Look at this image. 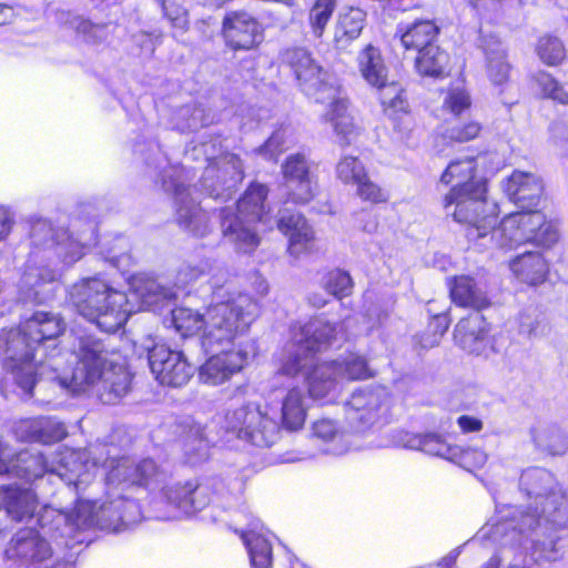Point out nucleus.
<instances>
[{
	"label": "nucleus",
	"mask_w": 568,
	"mask_h": 568,
	"mask_svg": "<svg viewBox=\"0 0 568 568\" xmlns=\"http://www.w3.org/2000/svg\"><path fill=\"white\" fill-rule=\"evenodd\" d=\"M106 491L103 499L78 498L74 508L64 513L50 506L37 513L34 527L18 531L4 550L6 561L12 567H38L51 558L52 549L47 538H75L77 531L97 527L120 531L140 519L139 505L131 495L140 489L160 493L155 506L163 511L160 519H180L202 510L211 503L206 485L186 481L168 485V475L154 460L138 464L126 456L103 460Z\"/></svg>",
	"instance_id": "nucleus-1"
},
{
	"label": "nucleus",
	"mask_w": 568,
	"mask_h": 568,
	"mask_svg": "<svg viewBox=\"0 0 568 568\" xmlns=\"http://www.w3.org/2000/svg\"><path fill=\"white\" fill-rule=\"evenodd\" d=\"M65 323L55 313L36 312L17 328L0 334L3 368L18 387L31 395L38 377L57 382L71 394L93 393L104 404H116L131 388L132 376L118 353L91 334L74 338L71 359L55 351Z\"/></svg>",
	"instance_id": "nucleus-2"
},
{
	"label": "nucleus",
	"mask_w": 568,
	"mask_h": 568,
	"mask_svg": "<svg viewBox=\"0 0 568 568\" xmlns=\"http://www.w3.org/2000/svg\"><path fill=\"white\" fill-rule=\"evenodd\" d=\"M519 489L530 499L526 510L503 504L493 495L495 507L517 508L518 529L527 531L528 549L538 556L557 558L561 542L568 541V489H562L555 476L541 467L523 470Z\"/></svg>",
	"instance_id": "nucleus-3"
},
{
	"label": "nucleus",
	"mask_w": 568,
	"mask_h": 568,
	"mask_svg": "<svg viewBox=\"0 0 568 568\" xmlns=\"http://www.w3.org/2000/svg\"><path fill=\"white\" fill-rule=\"evenodd\" d=\"M30 252L18 282L21 297L27 302L43 303L44 286L55 282L64 267L81 260L88 247L95 244L93 223L84 231L69 232L55 229L47 220H37L30 229Z\"/></svg>",
	"instance_id": "nucleus-4"
},
{
	"label": "nucleus",
	"mask_w": 568,
	"mask_h": 568,
	"mask_svg": "<svg viewBox=\"0 0 568 568\" xmlns=\"http://www.w3.org/2000/svg\"><path fill=\"white\" fill-rule=\"evenodd\" d=\"M175 297L174 288L150 277L134 278L129 294L97 276L82 278L70 290V301L79 314L104 332H115L131 314L144 308L158 311Z\"/></svg>",
	"instance_id": "nucleus-5"
},
{
	"label": "nucleus",
	"mask_w": 568,
	"mask_h": 568,
	"mask_svg": "<svg viewBox=\"0 0 568 568\" xmlns=\"http://www.w3.org/2000/svg\"><path fill=\"white\" fill-rule=\"evenodd\" d=\"M344 325L345 322L337 327L320 317L294 325L291 342L281 358L277 377H302L307 383L308 394L313 399L333 403L339 396L343 384L336 375L334 364L324 362L315 365V354L337 341Z\"/></svg>",
	"instance_id": "nucleus-6"
},
{
	"label": "nucleus",
	"mask_w": 568,
	"mask_h": 568,
	"mask_svg": "<svg viewBox=\"0 0 568 568\" xmlns=\"http://www.w3.org/2000/svg\"><path fill=\"white\" fill-rule=\"evenodd\" d=\"M503 190L520 212L506 215L493 233L496 246L513 250L531 243L551 247L559 240L557 223L536 207L544 194V181L535 173L515 170L503 181Z\"/></svg>",
	"instance_id": "nucleus-7"
},
{
	"label": "nucleus",
	"mask_w": 568,
	"mask_h": 568,
	"mask_svg": "<svg viewBox=\"0 0 568 568\" xmlns=\"http://www.w3.org/2000/svg\"><path fill=\"white\" fill-rule=\"evenodd\" d=\"M172 323L182 336L202 332V347L227 346L246 334L258 314L257 303L247 294L230 287H214L212 303L202 314L189 307L172 310Z\"/></svg>",
	"instance_id": "nucleus-8"
},
{
	"label": "nucleus",
	"mask_w": 568,
	"mask_h": 568,
	"mask_svg": "<svg viewBox=\"0 0 568 568\" xmlns=\"http://www.w3.org/2000/svg\"><path fill=\"white\" fill-rule=\"evenodd\" d=\"M91 452L63 448L52 462L45 460L42 454L27 450L13 454L0 440V474H9L27 480L37 479L45 474L57 476L65 484V489L74 490L77 499L80 494L93 484L98 470V462L90 460ZM83 499H88L83 497Z\"/></svg>",
	"instance_id": "nucleus-9"
},
{
	"label": "nucleus",
	"mask_w": 568,
	"mask_h": 568,
	"mask_svg": "<svg viewBox=\"0 0 568 568\" xmlns=\"http://www.w3.org/2000/svg\"><path fill=\"white\" fill-rule=\"evenodd\" d=\"M282 62L295 74L303 90L316 94V101L327 104L325 119L332 124L341 144H351L357 135V128L348 112V101L338 88L325 82V72L315 62L311 53L303 48L287 49Z\"/></svg>",
	"instance_id": "nucleus-10"
},
{
	"label": "nucleus",
	"mask_w": 568,
	"mask_h": 568,
	"mask_svg": "<svg viewBox=\"0 0 568 568\" xmlns=\"http://www.w3.org/2000/svg\"><path fill=\"white\" fill-rule=\"evenodd\" d=\"M268 189L261 183H252L232 207L221 211V227L224 237L234 244L237 251L253 252L260 244V232L273 230V220L266 203Z\"/></svg>",
	"instance_id": "nucleus-11"
},
{
	"label": "nucleus",
	"mask_w": 568,
	"mask_h": 568,
	"mask_svg": "<svg viewBox=\"0 0 568 568\" xmlns=\"http://www.w3.org/2000/svg\"><path fill=\"white\" fill-rule=\"evenodd\" d=\"M478 161L479 158L473 155L455 159L440 176L442 183L453 184L444 199L445 211L459 221L469 220L466 205H480V199L487 191L486 181L477 175Z\"/></svg>",
	"instance_id": "nucleus-12"
},
{
	"label": "nucleus",
	"mask_w": 568,
	"mask_h": 568,
	"mask_svg": "<svg viewBox=\"0 0 568 568\" xmlns=\"http://www.w3.org/2000/svg\"><path fill=\"white\" fill-rule=\"evenodd\" d=\"M221 427L226 434L257 447H270L280 438L281 427L268 407L245 405L224 412Z\"/></svg>",
	"instance_id": "nucleus-13"
},
{
	"label": "nucleus",
	"mask_w": 568,
	"mask_h": 568,
	"mask_svg": "<svg viewBox=\"0 0 568 568\" xmlns=\"http://www.w3.org/2000/svg\"><path fill=\"white\" fill-rule=\"evenodd\" d=\"M162 174L163 189L173 194L180 226L195 236H204L210 231L209 215L193 196L194 187L185 184L191 180V172L183 166L170 165Z\"/></svg>",
	"instance_id": "nucleus-14"
},
{
	"label": "nucleus",
	"mask_w": 568,
	"mask_h": 568,
	"mask_svg": "<svg viewBox=\"0 0 568 568\" xmlns=\"http://www.w3.org/2000/svg\"><path fill=\"white\" fill-rule=\"evenodd\" d=\"M205 352H216L199 368L201 383L217 386L231 379L246 365L250 356L255 353V345L245 334L236 336L230 345L203 347Z\"/></svg>",
	"instance_id": "nucleus-15"
},
{
	"label": "nucleus",
	"mask_w": 568,
	"mask_h": 568,
	"mask_svg": "<svg viewBox=\"0 0 568 568\" xmlns=\"http://www.w3.org/2000/svg\"><path fill=\"white\" fill-rule=\"evenodd\" d=\"M389 407V394L385 387L356 389L345 403V418L354 432H362L375 424Z\"/></svg>",
	"instance_id": "nucleus-16"
},
{
	"label": "nucleus",
	"mask_w": 568,
	"mask_h": 568,
	"mask_svg": "<svg viewBox=\"0 0 568 568\" xmlns=\"http://www.w3.org/2000/svg\"><path fill=\"white\" fill-rule=\"evenodd\" d=\"M148 361L152 375L163 386L182 387L194 374L193 365L182 352L163 344L149 348Z\"/></svg>",
	"instance_id": "nucleus-17"
},
{
	"label": "nucleus",
	"mask_w": 568,
	"mask_h": 568,
	"mask_svg": "<svg viewBox=\"0 0 568 568\" xmlns=\"http://www.w3.org/2000/svg\"><path fill=\"white\" fill-rule=\"evenodd\" d=\"M210 161L201 179L202 187L215 199L231 196V191L243 180V165L235 154H225L219 160Z\"/></svg>",
	"instance_id": "nucleus-18"
},
{
	"label": "nucleus",
	"mask_w": 568,
	"mask_h": 568,
	"mask_svg": "<svg viewBox=\"0 0 568 568\" xmlns=\"http://www.w3.org/2000/svg\"><path fill=\"white\" fill-rule=\"evenodd\" d=\"M456 343L467 353L488 357L499 352L496 341L488 336L487 324L479 312H474L458 322L455 328Z\"/></svg>",
	"instance_id": "nucleus-19"
},
{
	"label": "nucleus",
	"mask_w": 568,
	"mask_h": 568,
	"mask_svg": "<svg viewBox=\"0 0 568 568\" xmlns=\"http://www.w3.org/2000/svg\"><path fill=\"white\" fill-rule=\"evenodd\" d=\"M282 173L290 201L304 204L313 199L315 183L310 173L307 160L303 154L290 155L282 165Z\"/></svg>",
	"instance_id": "nucleus-20"
},
{
	"label": "nucleus",
	"mask_w": 568,
	"mask_h": 568,
	"mask_svg": "<svg viewBox=\"0 0 568 568\" xmlns=\"http://www.w3.org/2000/svg\"><path fill=\"white\" fill-rule=\"evenodd\" d=\"M223 34L234 50H250L262 40L260 23L246 12H231L223 20Z\"/></svg>",
	"instance_id": "nucleus-21"
},
{
	"label": "nucleus",
	"mask_w": 568,
	"mask_h": 568,
	"mask_svg": "<svg viewBox=\"0 0 568 568\" xmlns=\"http://www.w3.org/2000/svg\"><path fill=\"white\" fill-rule=\"evenodd\" d=\"M275 224L277 229L288 237L287 250L291 255L298 257L314 248V231L301 214L283 210L280 212V217Z\"/></svg>",
	"instance_id": "nucleus-22"
},
{
	"label": "nucleus",
	"mask_w": 568,
	"mask_h": 568,
	"mask_svg": "<svg viewBox=\"0 0 568 568\" xmlns=\"http://www.w3.org/2000/svg\"><path fill=\"white\" fill-rule=\"evenodd\" d=\"M19 440L51 445L67 436L63 423L50 416H39L19 420L14 426Z\"/></svg>",
	"instance_id": "nucleus-23"
},
{
	"label": "nucleus",
	"mask_w": 568,
	"mask_h": 568,
	"mask_svg": "<svg viewBox=\"0 0 568 568\" xmlns=\"http://www.w3.org/2000/svg\"><path fill=\"white\" fill-rule=\"evenodd\" d=\"M509 270L518 282L538 286L546 282L549 263L539 251H526L509 261Z\"/></svg>",
	"instance_id": "nucleus-24"
},
{
	"label": "nucleus",
	"mask_w": 568,
	"mask_h": 568,
	"mask_svg": "<svg viewBox=\"0 0 568 568\" xmlns=\"http://www.w3.org/2000/svg\"><path fill=\"white\" fill-rule=\"evenodd\" d=\"M486 194L487 191L484 192L480 199V205H466V213H468L469 220L459 221L455 217L454 220L460 224L468 225L467 237L470 241L485 239L487 234L490 233V239L496 243L493 239V233L497 229V205L493 202H488Z\"/></svg>",
	"instance_id": "nucleus-25"
},
{
	"label": "nucleus",
	"mask_w": 568,
	"mask_h": 568,
	"mask_svg": "<svg viewBox=\"0 0 568 568\" xmlns=\"http://www.w3.org/2000/svg\"><path fill=\"white\" fill-rule=\"evenodd\" d=\"M0 500H2L6 517L14 521L34 520L36 495L30 489L18 487L0 488Z\"/></svg>",
	"instance_id": "nucleus-26"
},
{
	"label": "nucleus",
	"mask_w": 568,
	"mask_h": 568,
	"mask_svg": "<svg viewBox=\"0 0 568 568\" xmlns=\"http://www.w3.org/2000/svg\"><path fill=\"white\" fill-rule=\"evenodd\" d=\"M241 538L248 551L253 568H270L272 564V545L267 532L258 520H253L248 529L241 530Z\"/></svg>",
	"instance_id": "nucleus-27"
},
{
	"label": "nucleus",
	"mask_w": 568,
	"mask_h": 568,
	"mask_svg": "<svg viewBox=\"0 0 568 568\" xmlns=\"http://www.w3.org/2000/svg\"><path fill=\"white\" fill-rule=\"evenodd\" d=\"M282 426L295 432L303 427L307 414V399L298 386H290L281 399Z\"/></svg>",
	"instance_id": "nucleus-28"
},
{
	"label": "nucleus",
	"mask_w": 568,
	"mask_h": 568,
	"mask_svg": "<svg viewBox=\"0 0 568 568\" xmlns=\"http://www.w3.org/2000/svg\"><path fill=\"white\" fill-rule=\"evenodd\" d=\"M535 447L550 456H564L568 452V434L555 424L539 423L531 427Z\"/></svg>",
	"instance_id": "nucleus-29"
},
{
	"label": "nucleus",
	"mask_w": 568,
	"mask_h": 568,
	"mask_svg": "<svg viewBox=\"0 0 568 568\" xmlns=\"http://www.w3.org/2000/svg\"><path fill=\"white\" fill-rule=\"evenodd\" d=\"M357 68L362 78L374 87H383L388 78V69L378 48L367 44L359 51Z\"/></svg>",
	"instance_id": "nucleus-30"
},
{
	"label": "nucleus",
	"mask_w": 568,
	"mask_h": 568,
	"mask_svg": "<svg viewBox=\"0 0 568 568\" xmlns=\"http://www.w3.org/2000/svg\"><path fill=\"white\" fill-rule=\"evenodd\" d=\"M312 434L317 439L326 443L325 449L329 454L342 455L348 452L354 444L353 435L339 429L335 422L329 418H321L313 423Z\"/></svg>",
	"instance_id": "nucleus-31"
},
{
	"label": "nucleus",
	"mask_w": 568,
	"mask_h": 568,
	"mask_svg": "<svg viewBox=\"0 0 568 568\" xmlns=\"http://www.w3.org/2000/svg\"><path fill=\"white\" fill-rule=\"evenodd\" d=\"M450 297L453 302L463 307L479 311L487 306L486 294L477 287L469 276L460 275L448 280Z\"/></svg>",
	"instance_id": "nucleus-32"
},
{
	"label": "nucleus",
	"mask_w": 568,
	"mask_h": 568,
	"mask_svg": "<svg viewBox=\"0 0 568 568\" xmlns=\"http://www.w3.org/2000/svg\"><path fill=\"white\" fill-rule=\"evenodd\" d=\"M60 21L74 30L83 41L92 44H99L106 41L113 30V26L111 23H93L83 16L72 12L61 13Z\"/></svg>",
	"instance_id": "nucleus-33"
},
{
	"label": "nucleus",
	"mask_w": 568,
	"mask_h": 568,
	"mask_svg": "<svg viewBox=\"0 0 568 568\" xmlns=\"http://www.w3.org/2000/svg\"><path fill=\"white\" fill-rule=\"evenodd\" d=\"M398 33L405 49L420 52L425 48L435 44L434 40L438 34V28L433 21L420 20L409 26L400 27Z\"/></svg>",
	"instance_id": "nucleus-34"
},
{
	"label": "nucleus",
	"mask_w": 568,
	"mask_h": 568,
	"mask_svg": "<svg viewBox=\"0 0 568 568\" xmlns=\"http://www.w3.org/2000/svg\"><path fill=\"white\" fill-rule=\"evenodd\" d=\"M486 74L495 87L507 83L510 74V64L507 62L506 50L499 41H494L485 47Z\"/></svg>",
	"instance_id": "nucleus-35"
},
{
	"label": "nucleus",
	"mask_w": 568,
	"mask_h": 568,
	"mask_svg": "<svg viewBox=\"0 0 568 568\" xmlns=\"http://www.w3.org/2000/svg\"><path fill=\"white\" fill-rule=\"evenodd\" d=\"M331 363L334 364L336 375L342 384L344 381L366 379L374 375L367 359L357 353L342 355Z\"/></svg>",
	"instance_id": "nucleus-36"
},
{
	"label": "nucleus",
	"mask_w": 568,
	"mask_h": 568,
	"mask_svg": "<svg viewBox=\"0 0 568 568\" xmlns=\"http://www.w3.org/2000/svg\"><path fill=\"white\" fill-rule=\"evenodd\" d=\"M404 446L409 449L422 450L428 455L452 460L455 456L456 445H450L436 434L407 435Z\"/></svg>",
	"instance_id": "nucleus-37"
},
{
	"label": "nucleus",
	"mask_w": 568,
	"mask_h": 568,
	"mask_svg": "<svg viewBox=\"0 0 568 568\" xmlns=\"http://www.w3.org/2000/svg\"><path fill=\"white\" fill-rule=\"evenodd\" d=\"M185 435L183 437V445L185 454L189 456L191 463L204 459L207 456L211 438L205 433V427L200 423L190 420L185 423Z\"/></svg>",
	"instance_id": "nucleus-38"
},
{
	"label": "nucleus",
	"mask_w": 568,
	"mask_h": 568,
	"mask_svg": "<svg viewBox=\"0 0 568 568\" xmlns=\"http://www.w3.org/2000/svg\"><path fill=\"white\" fill-rule=\"evenodd\" d=\"M448 62V54L436 44L418 52L415 67L419 74L427 77H439Z\"/></svg>",
	"instance_id": "nucleus-39"
},
{
	"label": "nucleus",
	"mask_w": 568,
	"mask_h": 568,
	"mask_svg": "<svg viewBox=\"0 0 568 568\" xmlns=\"http://www.w3.org/2000/svg\"><path fill=\"white\" fill-rule=\"evenodd\" d=\"M213 122V116L200 105H185L173 115V125L181 132L195 131Z\"/></svg>",
	"instance_id": "nucleus-40"
},
{
	"label": "nucleus",
	"mask_w": 568,
	"mask_h": 568,
	"mask_svg": "<svg viewBox=\"0 0 568 568\" xmlns=\"http://www.w3.org/2000/svg\"><path fill=\"white\" fill-rule=\"evenodd\" d=\"M379 92V100L384 106L385 112L389 114L406 113L408 110V103L403 95L402 87L386 79V83L383 87H374Z\"/></svg>",
	"instance_id": "nucleus-41"
},
{
	"label": "nucleus",
	"mask_w": 568,
	"mask_h": 568,
	"mask_svg": "<svg viewBox=\"0 0 568 568\" xmlns=\"http://www.w3.org/2000/svg\"><path fill=\"white\" fill-rule=\"evenodd\" d=\"M365 16V12L359 8H348L343 11L338 18L336 38L356 39L364 28Z\"/></svg>",
	"instance_id": "nucleus-42"
},
{
	"label": "nucleus",
	"mask_w": 568,
	"mask_h": 568,
	"mask_svg": "<svg viewBox=\"0 0 568 568\" xmlns=\"http://www.w3.org/2000/svg\"><path fill=\"white\" fill-rule=\"evenodd\" d=\"M448 326L449 322L445 314L435 315L425 331L415 336V345L425 351L439 345Z\"/></svg>",
	"instance_id": "nucleus-43"
},
{
	"label": "nucleus",
	"mask_w": 568,
	"mask_h": 568,
	"mask_svg": "<svg viewBox=\"0 0 568 568\" xmlns=\"http://www.w3.org/2000/svg\"><path fill=\"white\" fill-rule=\"evenodd\" d=\"M335 8L336 0H315L308 13V24L315 38L324 34Z\"/></svg>",
	"instance_id": "nucleus-44"
},
{
	"label": "nucleus",
	"mask_w": 568,
	"mask_h": 568,
	"mask_svg": "<svg viewBox=\"0 0 568 568\" xmlns=\"http://www.w3.org/2000/svg\"><path fill=\"white\" fill-rule=\"evenodd\" d=\"M536 52L547 65H558L566 58V49L561 40L549 34L539 38Z\"/></svg>",
	"instance_id": "nucleus-45"
},
{
	"label": "nucleus",
	"mask_w": 568,
	"mask_h": 568,
	"mask_svg": "<svg viewBox=\"0 0 568 568\" xmlns=\"http://www.w3.org/2000/svg\"><path fill=\"white\" fill-rule=\"evenodd\" d=\"M293 142V130L290 126H281L275 130L267 141L256 152L267 160H276L277 156Z\"/></svg>",
	"instance_id": "nucleus-46"
},
{
	"label": "nucleus",
	"mask_w": 568,
	"mask_h": 568,
	"mask_svg": "<svg viewBox=\"0 0 568 568\" xmlns=\"http://www.w3.org/2000/svg\"><path fill=\"white\" fill-rule=\"evenodd\" d=\"M335 172L342 183L353 185L367 174L362 161L353 155H343L336 164Z\"/></svg>",
	"instance_id": "nucleus-47"
},
{
	"label": "nucleus",
	"mask_w": 568,
	"mask_h": 568,
	"mask_svg": "<svg viewBox=\"0 0 568 568\" xmlns=\"http://www.w3.org/2000/svg\"><path fill=\"white\" fill-rule=\"evenodd\" d=\"M322 285L328 294L342 298L352 293L353 281L347 272L337 268L323 276Z\"/></svg>",
	"instance_id": "nucleus-48"
},
{
	"label": "nucleus",
	"mask_w": 568,
	"mask_h": 568,
	"mask_svg": "<svg viewBox=\"0 0 568 568\" xmlns=\"http://www.w3.org/2000/svg\"><path fill=\"white\" fill-rule=\"evenodd\" d=\"M470 105V95L462 82H457L448 89L443 102V108L454 115L462 114Z\"/></svg>",
	"instance_id": "nucleus-49"
},
{
	"label": "nucleus",
	"mask_w": 568,
	"mask_h": 568,
	"mask_svg": "<svg viewBox=\"0 0 568 568\" xmlns=\"http://www.w3.org/2000/svg\"><path fill=\"white\" fill-rule=\"evenodd\" d=\"M161 6L163 16L174 29V36L180 32L184 33L189 28V14L186 9L174 0H158Z\"/></svg>",
	"instance_id": "nucleus-50"
},
{
	"label": "nucleus",
	"mask_w": 568,
	"mask_h": 568,
	"mask_svg": "<svg viewBox=\"0 0 568 568\" xmlns=\"http://www.w3.org/2000/svg\"><path fill=\"white\" fill-rule=\"evenodd\" d=\"M535 81L545 98L557 101L560 104H568V92L551 74L539 71L535 74Z\"/></svg>",
	"instance_id": "nucleus-51"
},
{
	"label": "nucleus",
	"mask_w": 568,
	"mask_h": 568,
	"mask_svg": "<svg viewBox=\"0 0 568 568\" xmlns=\"http://www.w3.org/2000/svg\"><path fill=\"white\" fill-rule=\"evenodd\" d=\"M455 448V456L452 457L450 462L459 465L460 467L467 470L480 468L487 462V454L481 449L470 447L464 448L457 445Z\"/></svg>",
	"instance_id": "nucleus-52"
},
{
	"label": "nucleus",
	"mask_w": 568,
	"mask_h": 568,
	"mask_svg": "<svg viewBox=\"0 0 568 568\" xmlns=\"http://www.w3.org/2000/svg\"><path fill=\"white\" fill-rule=\"evenodd\" d=\"M355 185L357 186L356 193L363 201L378 204L385 203L388 200L387 192L373 182L367 174Z\"/></svg>",
	"instance_id": "nucleus-53"
},
{
	"label": "nucleus",
	"mask_w": 568,
	"mask_h": 568,
	"mask_svg": "<svg viewBox=\"0 0 568 568\" xmlns=\"http://www.w3.org/2000/svg\"><path fill=\"white\" fill-rule=\"evenodd\" d=\"M210 263L201 261L197 264H186L182 266L175 277V286L184 288L187 285L196 282L200 277L204 276L210 271Z\"/></svg>",
	"instance_id": "nucleus-54"
},
{
	"label": "nucleus",
	"mask_w": 568,
	"mask_h": 568,
	"mask_svg": "<svg viewBox=\"0 0 568 568\" xmlns=\"http://www.w3.org/2000/svg\"><path fill=\"white\" fill-rule=\"evenodd\" d=\"M548 327L538 317L521 315L519 323V334L527 339H536L547 334Z\"/></svg>",
	"instance_id": "nucleus-55"
},
{
	"label": "nucleus",
	"mask_w": 568,
	"mask_h": 568,
	"mask_svg": "<svg viewBox=\"0 0 568 568\" xmlns=\"http://www.w3.org/2000/svg\"><path fill=\"white\" fill-rule=\"evenodd\" d=\"M480 132V125L477 122H469L462 126H452L443 133L445 140L452 142H467L475 139Z\"/></svg>",
	"instance_id": "nucleus-56"
},
{
	"label": "nucleus",
	"mask_w": 568,
	"mask_h": 568,
	"mask_svg": "<svg viewBox=\"0 0 568 568\" xmlns=\"http://www.w3.org/2000/svg\"><path fill=\"white\" fill-rule=\"evenodd\" d=\"M14 223L13 212L8 206L0 204V243L8 239Z\"/></svg>",
	"instance_id": "nucleus-57"
},
{
	"label": "nucleus",
	"mask_w": 568,
	"mask_h": 568,
	"mask_svg": "<svg viewBox=\"0 0 568 568\" xmlns=\"http://www.w3.org/2000/svg\"><path fill=\"white\" fill-rule=\"evenodd\" d=\"M457 424L465 433L479 432L483 428V422L480 419L467 415L460 416L457 419Z\"/></svg>",
	"instance_id": "nucleus-58"
},
{
	"label": "nucleus",
	"mask_w": 568,
	"mask_h": 568,
	"mask_svg": "<svg viewBox=\"0 0 568 568\" xmlns=\"http://www.w3.org/2000/svg\"><path fill=\"white\" fill-rule=\"evenodd\" d=\"M21 13V8H14L8 4L0 3V26L8 24Z\"/></svg>",
	"instance_id": "nucleus-59"
},
{
	"label": "nucleus",
	"mask_w": 568,
	"mask_h": 568,
	"mask_svg": "<svg viewBox=\"0 0 568 568\" xmlns=\"http://www.w3.org/2000/svg\"><path fill=\"white\" fill-rule=\"evenodd\" d=\"M106 258L118 268H124L130 264V256L128 254L110 252Z\"/></svg>",
	"instance_id": "nucleus-60"
},
{
	"label": "nucleus",
	"mask_w": 568,
	"mask_h": 568,
	"mask_svg": "<svg viewBox=\"0 0 568 568\" xmlns=\"http://www.w3.org/2000/svg\"><path fill=\"white\" fill-rule=\"evenodd\" d=\"M135 41L141 44V47L148 51H153L154 44L153 39L150 34L142 33L139 36H135Z\"/></svg>",
	"instance_id": "nucleus-61"
},
{
	"label": "nucleus",
	"mask_w": 568,
	"mask_h": 568,
	"mask_svg": "<svg viewBox=\"0 0 568 568\" xmlns=\"http://www.w3.org/2000/svg\"><path fill=\"white\" fill-rule=\"evenodd\" d=\"M458 556H459L458 549L452 550L447 556H445L440 560L439 566H442L444 568H452V566L455 564Z\"/></svg>",
	"instance_id": "nucleus-62"
},
{
	"label": "nucleus",
	"mask_w": 568,
	"mask_h": 568,
	"mask_svg": "<svg viewBox=\"0 0 568 568\" xmlns=\"http://www.w3.org/2000/svg\"><path fill=\"white\" fill-rule=\"evenodd\" d=\"M308 301L313 306L317 308L325 306L327 303L326 298L323 297L321 294H312Z\"/></svg>",
	"instance_id": "nucleus-63"
},
{
	"label": "nucleus",
	"mask_w": 568,
	"mask_h": 568,
	"mask_svg": "<svg viewBox=\"0 0 568 568\" xmlns=\"http://www.w3.org/2000/svg\"><path fill=\"white\" fill-rule=\"evenodd\" d=\"M363 230L367 233H374L377 230V222L375 219L369 221L367 224L363 226Z\"/></svg>",
	"instance_id": "nucleus-64"
}]
</instances>
